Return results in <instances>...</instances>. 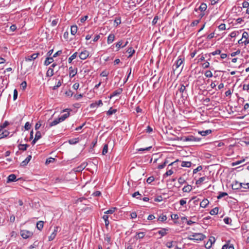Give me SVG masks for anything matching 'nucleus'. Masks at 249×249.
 Masks as SVG:
<instances>
[{
	"label": "nucleus",
	"mask_w": 249,
	"mask_h": 249,
	"mask_svg": "<svg viewBox=\"0 0 249 249\" xmlns=\"http://www.w3.org/2000/svg\"><path fill=\"white\" fill-rule=\"evenodd\" d=\"M33 233L32 232L27 230H21L20 231V235L24 239H27L32 237Z\"/></svg>",
	"instance_id": "5"
},
{
	"label": "nucleus",
	"mask_w": 249,
	"mask_h": 249,
	"mask_svg": "<svg viewBox=\"0 0 249 249\" xmlns=\"http://www.w3.org/2000/svg\"><path fill=\"white\" fill-rule=\"evenodd\" d=\"M231 218L228 217H225L224 219V221L226 224H231Z\"/></svg>",
	"instance_id": "45"
},
{
	"label": "nucleus",
	"mask_w": 249,
	"mask_h": 249,
	"mask_svg": "<svg viewBox=\"0 0 249 249\" xmlns=\"http://www.w3.org/2000/svg\"><path fill=\"white\" fill-rule=\"evenodd\" d=\"M117 110L116 109H112V107H110V109L107 111V115L110 116L112 115L113 114L117 112Z\"/></svg>",
	"instance_id": "37"
},
{
	"label": "nucleus",
	"mask_w": 249,
	"mask_h": 249,
	"mask_svg": "<svg viewBox=\"0 0 249 249\" xmlns=\"http://www.w3.org/2000/svg\"><path fill=\"white\" fill-rule=\"evenodd\" d=\"M41 126V124L40 123V122L39 121L36 123L35 126V128L36 130H38L40 127Z\"/></svg>",
	"instance_id": "61"
},
{
	"label": "nucleus",
	"mask_w": 249,
	"mask_h": 249,
	"mask_svg": "<svg viewBox=\"0 0 249 249\" xmlns=\"http://www.w3.org/2000/svg\"><path fill=\"white\" fill-rule=\"evenodd\" d=\"M39 54V53H36L31 55H27L24 58V61L21 64V68L24 66L26 68V71H29L32 69L34 64L35 67H36V63H35L34 61L38 57Z\"/></svg>",
	"instance_id": "1"
},
{
	"label": "nucleus",
	"mask_w": 249,
	"mask_h": 249,
	"mask_svg": "<svg viewBox=\"0 0 249 249\" xmlns=\"http://www.w3.org/2000/svg\"><path fill=\"white\" fill-rule=\"evenodd\" d=\"M178 181L180 184H183L185 182V180L182 177H180L178 179Z\"/></svg>",
	"instance_id": "63"
},
{
	"label": "nucleus",
	"mask_w": 249,
	"mask_h": 249,
	"mask_svg": "<svg viewBox=\"0 0 249 249\" xmlns=\"http://www.w3.org/2000/svg\"><path fill=\"white\" fill-rule=\"evenodd\" d=\"M174 243H176V242L172 241L171 242H167L166 244V246L168 248H171L173 246Z\"/></svg>",
	"instance_id": "47"
},
{
	"label": "nucleus",
	"mask_w": 249,
	"mask_h": 249,
	"mask_svg": "<svg viewBox=\"0 0 249 249\" xmlns=\"http://www.w3.org/2000/svg\"><path fill=\"white\" fill-rule=\"evenodd\" d=\"M115 39V36L114 34H110L107 37V43L110 44L112 43Z\"/></svg>",
	"instance_id": "27"
},
{
	"label": "nucleus",
	"mask_w": 249,
	"mask_h": 249,
	"mask_svg": "<svg viewBox=\"0 0 249 249\" xmlns=\"http://www.w3.org/2000/svg\"><path fill=\"white\" fill-rule=\"evenodd\" d=\"M31 159L32 156L29 155L24 160L21 162L20 163V166L23 167L25 166L31 160Z\"/></svg>",
	"instance_id": "12"
},
{
	"label": "nucleus",
	"mask_w": 249,
	"mask_h": 249,
	"mask_svg": "<svg viewBox=\"0 0 249 249\" xmlns=\"http://www.w3.org/2000/svg\"><path fill=\"white\" fill-rule=\"evenodd\" d=\"M77 56V53H74L71 57L69 58L68 62L69 63H71V61L75 59Z\"/></svg>",
	"instance_id": "39"
},
{
	"label": "nucleus",
	"mask_w": 249,
	"mask_h": 249,
	"mask_svg": "<svg viewBox=\"0 0 249 249\" xmlns=\"http://www.w3.org/2000/svg\"><path fill=\"white\" fill-rule=\"evenodd\" d=\"M155 179V178H154V177L153 176H151V177H149L147 180H146V182L148 183V184H150L152 182H153Z\"/></svg>",
	"instance_id": "56"
},
{
	"label": "nucleus",
	"mask_w": 249,
	"mask_h": 249,
	"mask_svg": "<svg viewBox=\"0 0 249 249\" xmlns=\"http://www.w3.org/2000/svg\"><path fill=\"white\" fill-rule=\"evenodd\" d=\"M200 19L194 20L191 24V26L194 27L197 25L200 22Z\"/></svg>",
	"instance_id": "54"
},
{
	"label": "nucleus",
	"mask_w": 249,
	"mask_h": 249,
	"mask_svg": "<svg viewBox=\"0 0 249 249\" xmlns=\"http://www.w3.org/2000/svg\"><path fill=\"white\" fill-rule=\"evenodd\" d=\"M117 210L116 207H112L105 212V214H112Z\"/></svg>",
	"instance_id": "35"
},
{
	"label": "nucleus",
	"mask_w": 249,
	"mask_h": 249,
	"mask_svg": "<svg viewBox=\"0 0 249 249\" xmlns=\"http://www.w3.org/2000/svg\"><path fill=\"white\" fill-rule=\"evenodd\" d=\"M70 114V112H68L63 115H62L61 117H59V119H60V121L61 122L64 121L65 119H66L68 117H69Z\"/></svg>",
	"instance_id": "28"
},
{
	"label": "nucleus",
	"mask_w": 249,
	"mask_h": 249,
	"mask_svg": "<svg viewBox=\"0 0 249 249\" xmlns=\"http://www.w3.org/2000/svg\"><path fill=\"white\" fill-rule=\"evenodd\" d=\"M220 53H221V51L220 50H216L215 51H214L209 54H205V55L206 57H207V55H208V56L209 57H211V55H215L216 54H220Z\"/></svg>",
	"instance_id": "29"
},
{
	"label": "nucleus",
	"mask_w": 249,
	"mask_h": 249,
	"mask_svg": "<svg viewBox=\"0 0 249 249\" xmlns=\"http://www.w3.org/2000/svg\"><path fill=\"white\" fill-rule=\"evenodd\" d=\"M192 163L190 161H183L181 162V166L182 167H190L191 166Z\"/></svg>",
	"instance_id": "31"
},
{
	"label": "nucleus",
	"mask_w": 249,
	"mask_h": 249,
	"mask_svg": "<svg viewBox=\"0 0 249 249\" xmlns=\"http://www.w3.org/2000/svg\"><path fill=\"white\" fill-rule=\"evenodd\" d=\"M56 229H57V228H56ZM57 229L54 230V231L53 232V233L51 234V235L49 237V241H51L53 240L57 234Z\"/></svg>",
	"instance_id": "24"
},
{
	"label": "nucleus",
	"mask_w": 249,
	"mask_h": 249,
	"mask_svg": "<svg viewBox=\"0 0 249 249\" xmlns=\"http://www.w3.org/2000/svg\"><path fill=\"white\" fill-rule=\"evenodd\" d=\"M244 161H245V159H243L242 160H240L236 161L235 162H233L231 163V165H232V166H234L239 165V164L242 163V162H243Z\"/></svg>",
	"instance_id": "44"
},
{
	"label": "nucleus",
	"mask_w": 249,
	"mask_h": 249,
	"mask_svg": "<svg viewBox=\"0 0 249 249\" xmlns=\"http://www.w3.org/2000/svg\"><path fill=\"white\" fill-rule=\"evenodd\" d=\"M9 134V132L7 131H3L2 129H0V139L7 137Z\"/></svg>",
	"instance_id": "14"
},
{
	"label": "nucleus",
	"mask_w": 249,
	"mask_h": 249,
	"mask_svg": "<svg viewBox=\"0 0 249 249\" xmlns=\"http://www.w3.org/2000/svg\"><path fill=\"white\" fill-rule=\"evenodd\" d=\"M243 8H248L249 6V3L247 1H244L242 3Z\"/></svg>",
	"instance_id": "64"
},
{
	"label": "nucleus",
	"mask_w": 249,
	"mask_h": 249,
	"mask_svg": "<svg viewBox=\"0 0 249 249\" xmlns=\"http://www.w3.org/2000/svg\"><path fill=\"white\" fill-rule=\"evenodd\" d=\"M60 122H61L60 121V119H59V118H57L53 120V122L50 123L48 126H47V127H48V128H50V127L56 125Z\"/></svg>",
	"instance_id": "13"
},
{
	"label": "nucleus",
	"mask_w": 249,
	"mask_h": 249,
	"mask_svg": "<svg viewBox=\"0 0 249 249\" xmlns=\"http://www.w3.org/2000/svg\"><path fill=\"white\" fill-rule=\"evenodd\" d=\"M20 178L16 179V176L15 174H11L7 178V182L9 183L11 182H14L19 180Z\"/></svg>",
	"instance_id": "11"
},
{
	"label": "nucleus",
	"mask_w": 249,
	"mask_h": 249,
	"mask_svg": "<svg viewBox=\"0 0 249 249\" xmlns=\"http://www.w3.org/2000/svg\"><path fill=\"white\" fill-rule=\"evenodd\" d=\"M89 52L87 50L82 51L79 54V56L81 59L85 60L89 56Z\"/></svg>",
	"instance_id": "7"
},
{
	"label": "nucleus",
	"mask_w": 249,
	"mask_h": 249,
	"mask_svg": "<svg viewBox=\"0 0 249 249\" xmlns=\"http://www.w3.org/2000/svg\"><path fill=\"white\" fill-rule=\"evenodd\" d=\"M104 240L108 244H111V237L109 234H106L104 235Z\"/></svg>",
	"instance_id": "34"
},
{
	"label": "nucleus",
	"mask_w": 249,
	"mask_h": 249,
	"mask_svg": "<svg viewBox=\"0 0 249 249\" xmlns=\"http://www.w3.org/2000/svg\"><path fill=\"white\" fill-rule=\"evenodd\" d=\"M65 93L66 95V96L69 97H71L73 95V92L71 89L66 91Z\"/></svg>",
	"instance_id": "55"
},
{
	"label": "nucleus",
	"mask_w": 249,
	"mask_h": 249,
	"mask_svg": "<svg viewBox=\"0 0 249 249\" xmlns=\"http://www.w3.org/2000/svg\"><path fill=\"white\" fill-rule=\"evenodd\" d=\"M192 189V187L190 185H187L186 186H185L183 189L182 191L183 192L185 193H189L190 192Z\"/></svg>",
	"instance_id": "22"
},
{
	"label": "nucleus",
	"mask_w": 249,
	"mask_h": 249,
	"mask_svg": "<svg viewBox=\"0 0 249 249\" xmlns=\"http://www.w3.org/2000/svg\"><path fill=\"white\" fill-rule=\"evenodd\" d=\"M18 92L16 89H15L14 90V95H13V100L15 101L18 97Z\"/></svg>",
	"instance_id": "58"
},
{
	"label": "nucleus",
	"mask_w": 249,
	"mask_h": 249,
	"mask_svg": "<svg viewBox=\"0 0 249 249\" xmlns=\"http://www.w3.org/2000/svg\"><path fill=\"white\" fill-rule=\"evenodd\" d=\"M209 242H210V245L208 246H206V248L209 249H210L212 247V245L215 242V238L214 237L212 236L211 237L209 240Z\"/></svg>",
	"instance_id": "33"
},
{
	"label": "nucleus",
	"mask_w": 249,
	"mask_h": 249,
	"mask_svg": "<svg viewBox=\"0 0 249 249\" xmlns=\"http://www.w3.org/2000/svg\"><path fill=\"white\" fill-rule=\"evenodd\" d=\"M207 8V6L206 3H202L198 8V10H200L201 12H204Z\"/></svg>",
	"instance_id": "21"
},
{
	"label": "nucleus",
	"mask_w": 249,
	"mask_h": 249,
	"mask_svg": "<svg viewBox=\"0 0 249 249\" xmlns=\"http://www.w3.org/2000/svg\"><path fill=\"white\" fill-rule=\"evenodd\" d=\"M69 76L71 78L74 77L77 72V69H74L72 67H70L69 69Z\"/></svg>",
	"instance_id": "9"
},
{
	"label": "nucleus",
	"mask_w": 249,
	"mask_h": 249,
	"mask_svg": "<svg viewBox=\"0 0 249 249\" xmlns=\"http://www.w3.org/2000/svg\"><path fill=\"white\" fill-rule=\"evenodd\" d=\"M244 185L242 183H239L238 181H235L231 185L232 189L233 190H239L242 187V185Z\"/></svg>",
	"instance_id": "6"
},
{
	"label": "nucleus",
	"mask_w": 249,
	"mask_h": 249,
	"mask_svg": "<svg viewBox=\"0 0 249 249\" xmlns=\"http://www.w3.org/2000/svg\"><path fill=\"white\" fill-rule=\"evenodd\" d=\"M167 219V217L165 215H164V214H161V215H160L158 219V220L159 221H160V222H163V221H166Z\"/></svg>",
	"instance_id": "40"
},
{
	"label": "nucleus",
	"mask_w": 249,
	"mask_h": 249,
	"mask_svg": "<svg viewBox=\"0 0 249 249\" xmlns=\"http://www.w3.org/2000/svg\"><path fill=\"white\" fill-rule=\"evenodd\" d=\"M181 220L183 221V222H184V221L185 220L187 223V224L188 225H191L193 224L196 223V222L193 221L192 220H188L187 218L185 217H182Z\"/></svg>",
	"instance_id": "36"
},
{
	"label": "nucleus",
	"mask_w": 249,
	"mask_h": 249,
	"mask_svg": "<svg viewBox=\"0 0 249 249\" xmlns=\"http://www.w3.org/2000/svg\"><path fill=\"white\" fill-rule=\"evenodd\" d=\"M55 160V159L54 158L50 157L46 160L45 163L46 164H49L50 163L53 162Z\"/></svg>",
	"instance_id": "43"
},
{
	"label": "nucleus",
	"mask_w": 249,
	"mask_h": 249,
	"mask_svg": "<svg viewBox=\"0 0 249 249\" xmlns=\"http://www.w3.org/2000/svg\"><path fill=\"white\" fill-rule=\"evenodd\" d=\"M188 86L189 84L188 83H186L185 85L182 84H180L178 90L176 92V95H177L179 92L180 93H181V97L183 100L187 99L188 96L187 87H188Z\"/></svg>",
	"instance_id": "2"
},
{
	"label": "nucleus",
	"mask_w": 249,
	"mask_h": 249,
	"mask_svg": "<svg viewBox=\"0 0 249 249\" xmlns=\"http://www.w3.org/2000/svg\"><path fill=\"white\" fill-rule=\"evenodd\" d=\"M227 195H228V194L227 193L222 192V193H220V194H219V195L217 196V197L218 199H221V198H222L223 197H224Z\"/></svg>",
	"instance_id": "49"
},
{
	"label": "nucleus",
	"mask_w": 249,
	"mask_h": 249,
	"mask_svg": "<svg viewBox=\"0 0 249 249\" xmlns=\"http://www.w3.org/2000/svg\"><path fill=\"white\" fill-rule=\"evenodd\" d=\"M202 167L201 166H198L195 169L193 170V174H196L198 171L201 170Z\"/></svg>",
	"instance_id": "59"
},
{
	"label": "nucleus",
	"mask_w": 249,
	"mask_h": 249,
	"mask_svg": "<svg viewBox=\"0 0 249 249\" xmlns=\"http://www.w3.org/2000/svg\"><path fill=\"white\" fill-rule=\"evenodd\" d=\"M173 174V171L171 170V169H170L169 170H168L165 173V174L164 175V176H170L171 175H172Z\"/></svg>",
	"instance_id": "62"
},
{
	"label": "nucleus",
	"mask_w": 249,
	"mask_h": 249,
	"mask_svg": "<svg viewBox=\"0 0 249 249\" xmlns=\"http://www.w3.org/2000/svg\"><path fill=\"white\" fill-rule=\"evenodd\" d=\"M168 230L165 228H162L160 230L158 231V233L161 235V237H163L167 234L166 231Z\"/></svg>",
	"instance_id": "20"
},
{
	"label": "nucleus",
	"mask_w": 249,
	"mask_h": 249,
	"mask_svg": "<svg viewBox=\"0 0 249 249\" xmlns=\"http://www.w3.org/2000/svg\"><path fill=\"white\" fill-rule=\"evenodd\" d=\"M77 31V26L76 25H72L71 26V32L72 35H75Z\"/></svg>",
	"instance_id": "30"
},
{
	"label": "nucleus",
	"mask_w": 249,
	"mask_h": 249,
	"mask_svg": "<svg viewBox=\"0 0 249 249\" xmlns=\"http://www.w3.org/2000/svg\"><path fill=\"white\" fill-rule=\"evenodd\" d=\"M108 151V144H105L104 146L103 151H102V154L103 155H105Z\"/></svg>",
	"instance_id": "42"
},
{
	"label": "nucleus",
	"mask_w": 249,
	"mask_h": 249,
	"mask_svg": "<svg viewBox=\"0 0 249 249\" xmlns=\"http://www.w3.org/2000/svg\"><path fill=\"white\" fill-rule=\"evenodd\" d=\"M102 218L105 221L106 227L107 228V227L108 226V225L109 224V221L108 219V216L107 215L105 214L103 216Z\"/></svg>",
	"instance_id": "26"
},
{
	"label": "nucleus",
	"mask_w": 249,
	"mask_h": 249,
	"mask_svg": "<svg viewBox=\"0 0 249 249\" xmlns=\"http://www.w3.org/2000/svg\"><path fill=\"white\" fill-rule=\"evenodd\" d=\"M205 75L207 77H212L213 76V73L210 71L208 70L205 72Z\"/></svg>",
	"instance_id": "51"
},
{
	"label": "nucleus",
	"mask_w": 249,
	"mask_h": 249,
	"mask_svg": "<svg viewBox=\"0 0 249 249\" xmlns=\"http://www.w3.org/2000/svg\"><path fill=\"white\" fill-rule=\"evenodd\" d=\"M41 138V132L39 131H37L36 134H35V139H36L37 140H38L39 139H40V138Z\"/></svg>",
	"instance_id": "50"
},
{
	"label": "nucleus",
	"mask_w": 249,
	"mask_h": 249,
	"mask_svg": "<svg viewBox=\"0 0 249 249\" xmlns=\"http://www.w3.org/2000/svg\"><path fill=\"white\" fill-rule=\"evenodd\" d=\"M126 52L129 54V55L128 56V58H130L135 53V50L133 49L132 47H130L127 49Z\"/></svg>",
	"instance_id": "17"
},
{
	"label": "nucleus",
	"mask_w": 249,
	"mask_h": 249,
	"mask_svg": "<svg viewBox=\"0 0 249 249\" xmlns=\"http://www.w3.org/2000/svg\"><path fill=\"white\" fill-rule=\"evenodd\" d=\"M202 66L204 69L208 68L210 67V63L208 61H207L202 64Z\"/></svg>",
	"instance_id": "60"
},
{
	"label": "nucleus",
	"mask_w": 249,
	"mask_h": 249,
	"mask_svg": "<svg viewBox=\"0 0 249 249\" xmlns=\"http://www.w3.org/2000/svg\"><path fill=\"white\" fill-rule=\"evenodd\" d=\"M180 161L178 160H175V161H173L172 162H171V163H170L169 165H168V167L169 166H173L174 167L176 166L177 167L178 166V162Z\"/></svg>",
	"instance_id": "52"
},
{
	"label": "nucleus",
	"mask_w": 249,
	"mask_h": 249,
	"mask_svg": "<svg viewBox=\"0 0 249 249\" xmlns=\"http://www.w3.org/2000/svg\"><path fill=\"white\" fill-rule=\"evenodd\" d=\"M209 201L207 199H203L200 204V206L202 208H206L209 204Z\"/></svg>",
	"instance_id": "19"
},
{
	"label": "nucleus",
	"mask_w": 249,
	"mask_h": 249,
	"mask_svg": "<svg viewBox=\"0 0 249 249\" xmlns=\"http://www.w3.org/2000/svg\"><path fill=\"white\" fill-rule=\"evenodd\" d=\"M44 222L42 221H39L36 223V228L39 231H41L42 230Z\"/></svg>",
	"instance_id": "25"
},
{
	"label": "nucleus",
	"mask_w": 249,
	"mask_h": 249,
	"mask_svg": "<svg viewBox=\"0 0 249 249\" xmlns=\"http://www.w3.org/2000/svg\"><path fill=\"white\" fill-rule=\"evenodd\" d=\"M144 236H145L144 232H138V233H137V235L135 236V238L136 239H142L144 237Z\"/></svg>",
	"instance_id": "32"
},
{
	"label": "nucleus",
	"mask_w": 249,
	"mask_h": 249,
	"mask_svg": "<svg viewBox=\"0 0 249 249\" xmlns=\"http://www.w3.org/2000/svg\"><path fill=\"white\" fill-rule=\"evenodd\" d=\"M219 209L218 207H215L211 210L210 213L211 215L217 214L218 213Z\"/></svg>",
	"instance_id": "38"
},
{
	"label": "nucleus",
	"mask_w": 249,
	"mask_h": 249,
	"mask_svg": "<svg viewBox=\"0 0 249 249\" xmlns=\"http://www.w3.org/2000/svg\"><path fill=\"white\" fill-rule=\"evenodd\" d=\"M177 140L181 141L183 142H199L201 138H196L193 135H189L187 136H182L180 137H178Z\"/></svg>",
	"instance_id": "3"
},
{
	"label": "nucleus",
	"mask_w": 249,
	"mask_h": 249,
	"mask_svg": "<svg viewBox=\"0 0 249 249\" xmlns=\"http://www.w3.org/2000/svg\"><path fill=\"white\" fill-rule=\"evenodd\" d=\"M122 92H123V89L122 88H119L117 90H116L114 91H113L110 95L109 98L111 99V98H112V97H114L115 96L119 95L120 94H121Z\"/></svg>",
	"instance_id": "10"
},
{
	"label": "nucleus",
	"mask_w": 249,
	"mask_h": 249,
	"mask_svg": "<svg viewBox=\"0 0 249 249\" xmlns=\"http://www.w3.org/2000/svg\"><path fill=\"white\" fill-rule=\"evenodd\" d=\"M122 44H123V41L122 40L119 41H118L116 44V47L117 48V51H118L121 48H122Z\"/></svg>",
	"instance_id": "46"
},
{
	"label": "nucleus",
	"mask_w": 249,
	"mask_h": 249,
	"mask_svg": "<svg viewBox=\"0 0 249 249\" xmlns=\"http://www.w3.org/2000/svg\"><path fill=\"white\" fill-rule=\"evenodd\" d=\"M212 132V130L208 129L205 131H200L198 132V133L200 134L202 136H206Z\"/></svg>",
	"instance_id": "16"
},
{
	"label": "nucleus",
	"mask_w": 249,
	"mask_h": 249,
	"mask_svg": "<svg viewBox=\"0 0 249 249\" xmlns=\"http://www.w3.org/2000/svg\"><path fill=\"white\" fill-rule=\"evenodd\" d=\"M184 60V58L179 57L178 60L176 61L175 64L173 66V67H175V69L176 70L182 64Z\"/></svg>",
	"instance_id": "8"
},
{
	"label": "nucleus",
	"mask_w": 249,
	"mask_h": 249,
	"mask_svg": "<svg viewBox=\"0 0 249 249\" xmlns=\"http://www.w3.org/2000/svg\"><path fill=\"white\" fill-rule=\"evenodd\" d=\"M29 146L28 144H19L18 147L20 150L25 151Z\"/></svg>",
	"instance_id": "18"
},
{
	"label": "nucleus",
	"mask_w": 249,
	"mask_h": 249,
	"mask_svg": "<svg viewBox=\"0 0 249 249\" xmlns=\"http://www.w3.org/2000/svg\"><path fill=\"white\" fill-rule=\"evenodd\" d=\"M9 124V122L7 121H5L3 124L0 125V129H3L6 127Z\"/></svg>",
	"instance_id": "53"
},
{
	"label": "nucleus",
	"mask_w": 249,
	"mask_h": 249,
	"mask_svg": "<svg viewBox=\"0 0 249 249\" xmlns=\"http://www.w3.org/2000/svg\"><path fill=\"white\" fill-rule=\"evenodd\" d=\"M205 178H206L205 177L200 178L197 180L196 181V184H199L201 183L203 181H204L205 180Z\"/></svg>",
	"instance_id": "48"
},
{
	"label": "nucleus",
	"mask_w": 249,
	"mask_h": 249,
	"mask_svg": "<svg viewBox=\"0 0 249 249\" xmlns=\"http://www.w3.org/2000/svg\"><path fill=\"white\" fill-rule=\"evenodd\" d=\"M53 69L52 68H49L46 72V76L51 77L53 76Z\"/></svg>",
	"instance_id": "23"
},
{
	"label": "nucleus",
	"mask_w": 249,
	"mask_h": 249,
	"mask_svg": "<svg viewBox=\"0 0 249 249\" xmlns=\"http://www.w3.org/2000/svg\"><path fill=\"white\" fill-rule=\"evenodd\" d=\"M79 141V138H74L69 140V142L71 144H74L77 143Z\"/></svg>",
	"instance_id": "41"
},
{
	"label": "nucleus",
	"mask_w": 249,
	"mask_h": 249,
	"mask_svg": "<svg viewBox=\"0 0 249 249\" xmlns=\"http://www.w3.org/2000/svg\"><path fill=\"white\" fill-rule=\"evenodd\" d=\"M218 29L220 30H225L226 29V25L224 23H221L218 26Z\"/></svg>",
	"instance_id": "57"
},
{
	"label": "nucleus",
	"mask_w": 249,
	"mask_h": 249,
	"mask_svg": "<svg viewBox=\"0 0 249 249\" xmlns=\"http://www.w3.org/2000/svg\"><path fill=\"white\" fill-rule=\"evenodd\" d=\"M205 238V236L202 233H195L192 235V237L190 238L191 240H196V241H202Z\"/></svg>",
	"instance_id": "4"
},
{
	"label": "nucleus",
	"mask_w": 249,
	"mask_h": 249,
	"mask_svg": "<svg viewBox=\"0 0 249 249\" xmlns=\"http://www.w3.org/2000/svg\"><path fill=\"white\" fill-rule=\"evenodd\" d=\"M53 61V57H47L45 61H44V65L45 66H48L50 65L51 63H52Z\"/></svg>",
	"instance_id": "15"
}]
</instances>
